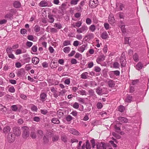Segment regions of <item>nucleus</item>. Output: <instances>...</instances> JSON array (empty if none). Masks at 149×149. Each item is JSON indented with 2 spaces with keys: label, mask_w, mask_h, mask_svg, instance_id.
Returning <instances> with one entry per match:
<instances>
[{
  "label": "nucleus",
  "mask_w": 149,
  "mask_h": 149,
  "mask_svg": "<svg viewBox=\"0 0 149 149\" xmlns=\"http://www.w3.org/2000/svg\"><path fill=\"white\" fill-rule=\"evenodd\" d=\"M11 128L10 126H6L3 129V132L5 134H8L10 132Z\"/></svg>",
  "instance_id": "ddd939ff"
},
{
  "label": "nucleus",
  "mask_w": 149,
  "mask_h": 149,
  "mask_svg": "<svg viewBox=\"0 0 149 149\" xmlns=\"http://www.w3.org/2000/svg\"><path fill=\"white\" fill-rule=\"evenodd\" d=\"M30 136L31 138L33 139H35L36 137V135L35 132H31L30 134Z\"/></svg>",
  "instance_id": "de8ad7c7"
},
{
  "label": "nucleus",
  "mask_w": 149,
  "mask_h": 149,
  "mask_svg": "<svg viewBox=\"0 0 149 149\" xmlns=\"http://www.w3.org/2000/svg\"><path fill=\"white\" fill-rule=\"evenodd\" d=\"M96 92L98 95H102L104 93H103L102 89L98 87L96 89Z\"/></svg>",
  "instance_id": "a211bd4d"
},
{
  "label": "nucleus",
  "mask_w": 149,
  "mask_h": 149,
  "mask_svg": "<svg viewBox=\"0 0 149 149\" xmlns=\"http://www.w3.org/2000/svg\"><path fill=\"white\" fill-rule=\"evenodd\" d=\"M118 120L119 122H120L123 123H126L128 122V120L127 118L122 117H118Z\"/></svg>",
  "instance_id": "f3484780"
},
{
  "label": "nucleus",
  "mask_w": 149,
  "mask_h": 149,
  "mask_svg": "<svg viewBox=\"0 0 149 149\" xmlns=\"http://www.w3.org/2000/svg\"><path fill=\"white\" fill-rule=\"evenodd\" d=\"M112 134L115 138L117 139H120L121 138L120 136L114 132H113L112 133Z\"/></svg>",
  "instance_id": "7c9ffc66"
},
{
  "label": "nucleus",
  "mask_w": 149,
  "mask_h": 149,
  "mask_svg": "<svg viewBox=\"0 0 149 149\" xmlns=\"http://www.w3.org/2000/svg\"><path fill=\"white\" fill-rule=\"evenodd\" d=\"M101 37L103 39H106L108 37V35L106 31L103 32L101 36Z\"/></svg>",
  "instance_id": "412c9836"
},
{
  "label": "nucleus",
  "mask_w": 149,
  "mask_h": 149,
  "mask_svg": "<svg viewBox=\"0 0 149 149\" xmlns=\"http://www.w3.org/2000/svg\"><path fill=\"white\" fill-rule=\"evenodd\" d=\"M13 131L15 134L17 136H19L21 134V132L19 127H14Z\"/></svg>",
  "instance_id": "0eeeda50"
},
{
  "label": "nucleus",
  "mask_w": 149,
  "mask_h": 149,
  "mask_svg": "<svg viewBox=\"0 0 149 149\" xmlns=\"http://www.w3.org/2000/svg\"><path fill=\"white\" fill-rule=\"evenodd\" d=\"M82 24V22L80 21H79L77 22L74 23L72 24V26H73L75 28H76L77 27H80Z\"/></svg>",
  "instance_id": "6ab92c4d"
},
{
  "label": "nucleus",
  "mask_w": 149,
  "mask_h": 149,
  "mask_svg": "<svg viewBox=\"0 0 149 149\" xmlns=\"http://www.w3.org/2000/svg\"><path fill=\"white\" fill-rule=\"evenodd\" d=\"M72 119V117L70 115H68L66 118V120L68 121H70Z\"/></svg>",
  "instance_id": "680f3d73"
},
{
  "label": "nucleus",
  "mask_w": 149,
  "mask_h": 149,
  "mask_svg": "<svg viewBox=\"0 0 149 149\" xmlns=\"http://www.w3.org/2000/svg\"><path fill=\"white\" fill-rule=\"evenodd\" d=\"M6 109V108L3 105L1 104H0V111H1L3 113L5 111Z\"/></svg>",
  "instance_id": "a18cd8bd"
},
{
  "label": "nucleus",
  "mask_w": 149,
  "mask_h": 149,
  "mask_svg": "<svg viewBox=\"0 0 149 149\" xmlns=\"http://www.w3.org/2000/svg\"><path fill=\"white\" fill-rule=\"evenodd\" d=\"M96 26L94 24L91 25L89 28V30L93 32H94L96 30Z\"/></svg>",
  "instance_id": "c756f323"
},
{
  "label": "nucleus",
  "mask_w": 149,
  "mask_h": 149,
  "mask_svg": "<svg viewBox=\"0 0 149 149\" xmlns=\"http://www.w3.org/2000/svg\"><path fill=\"white\" fill-rule=\"evenodd\" d=\"M12 110L15 111H16L17 109V107L16 105H13L11 107Z\"/></svg>",
  "instance_id": "774afa93"
},
{
  "label": "nucleus",
  "mask_w": 149,
  "mask_h": 149,
  "mask_svg": "<svg viewBox=\"0 0 149 149\" xmlns=\"http://www.w3.org/2000/svg\"><path fill=\"white\" fill-rule=\"evenodd\" d=\"M66 92V91L65 90H63L62 91L59 92V95L61 96H63Z\"/></svg>",
  "instance_id": "052dcab7"
},
{
  "label": "nucleus",
  "mask_w": 149,
  "mask_h": 149,
  "mask_svg": "<svg viewBox=\"0 0 149 149\" xmlns=\"http://www.w3.org/2000/svg\"><path fill=\"white\" fill-rule=\"evenodd\" d=\"M105 56L103 55L99 56L97 58L96 61L98 64H100L101 63L105 60Z\"/></svg>",
  "instance_id": "1a4fd4ad"
},
{
  "label": "nucleus",
  "mask_w": 149,
  "mask_h": 149,
  "mask_svg": "<svg viewBox=\"0 0 149 149\" xmlns=\"http://www.w3.org/2000/svg\"><path fill=\"white\" fill-rule=\"evenodd\" d=\"M39 6L41 7H45L46 6H51V5H48L47 3L45 1H42L39 4Z\"/></svg>",
  "instance_id": "4468645a"
},
{
  "label": "nucleus",
  "mask_w": 149,
  "mask_h": 149,
  "mask_svg": "<svg viewBox=\"0 0 149 149\" xmlns=\"http://www.w3.org/2000/svg\"><path fill=\"white\" fill-rule=\"evenodd\" d=\"M32 62L35 64L36 65L39 62V59L36 57H34L32 59Z\"/></svg>",
  "instance_id": "5701e85b"
},
{
  "label": "nucleus",
  "mask_w": 149,
  "mask_h": 149,
  "mask_svg": "<svg viewBox=\"0 0 149 149\" xmlns=\"http://www.w3.org/2000/svg\"><path fill=\"white\" fill-rule=\"evenodd\" d=\"M94 69V70L96 72H100L101 70V68L98 66L95 67Z\"/></svg>",
  "instance_id": "e2e57ef3"
},
{
  "label": "nucleus",
  "mask_w": 149,
  "mask_h": 149,
  "mask_svg": "<svg viewBox=\"0 0 149 149\" xmlns=\"http://www.w3.org/2000/svg\"><path fill=\"white\" fill-rule=\"evenodd\" d=\"M120 28L121 29V31L123 33H124L126 32V29L125 27V25H122L120 26Z\"/></svg>",
  "instance_id": "bf43d9fd"
},
{
  "label": "nucleus",
  "mask_w": 149,
  "mask_h": 149,
  "mask_svg": "<svg viewBox=\"0 0 149 149\" xmlns=\"http://www.w3.org/2000/svg\"><path fill=\"white\" fill-rule=\"evenodd\" d=\"M31 110L34 111H37L38 109L36 106L33 105L31 107Z\"/></svg>",
  "instance_id": "6e6d98bb"
},
{
  "label": "nucleus",
  "mask_w": 149,
  "mask_h": 149,
  "mask_svg": "<svg viewBox=\"0 0 149 149\" xmlns=\"http://www.w3.org/2000/svg\"><path fill=\"white\" fill-rule=\"evenodd\" d=\"M117 7L118 8L120 9H123L124 8V5L121 3H118L116 4Z\"/></svg>",
  "instance_id": "473e14b6"
},
{
  "label": "nucleus",
  "mask_w": 149,
  "mask_h": 149,
  "mask_svg": "<svg viewBox=\"0 0 149 149\" xmlns=\"http://www.w3.org/2000/svg\"><path fill=\"white\" fill-rule=\"evenodd\" d=\"M70 40H65L63 43V45L64 46H66L70 45Z\"/></svg>",
  "instance_id": "a19ab883"
},
{
  "label": "nucleus",
  "mask_w": 149,
  "mask_h": 149,
  "mask_svg": "<svg viewBox=\"0 0 149 149\" xmlns=\"http://www.w3.org/2000/svg\"><path fill=\"white\" fill-rule=\"evenodd\" d=\"M22 136L24 138L26 139L28 138L30 135L29 130L27 126H24L22 127Z\"/></svg>",
  "instance_id": "f257e3e1"
},
{
  "label": "nucleus",
  "mask_w": 149,
  "mask_h": 149,
  "mask_svg": "<svg viewBox=\"0 0 149 149\" xmlns=\"http://www.w3.org/2000/svg\"><path fill=\"white\" fill-rule=\"evenodd\" d=\"M79 107V104L77 102H75L73 105V107L75 109H77Z\"/></svg>",
  "instance_id": "864d4df0"
},
{
  "label": "nucleus",
  "mask_w": 149,
  "mask_h": 149,
  "mask_svg": "<svg viewBox=\"0 0 149 149\" xmlns=\"http://www.w3.org/2000/svg\"><path fill=\"white\" fill-rule=\"evenodd\" d=\"M97 149H106L105 144L102 142L96 143Z\"/></svg>",
  "instance_id": "6e6552de"
},
{
  "label": "nucleus",
  "mask_w": 149,
  "mask_h": 149,
  "mask_svg": "<svg viewBox=\"0 0 149 149\" xmlns=\"http://www.w3.org/2000/svg\"><path fill=\"white\" fill-rule=\"evenodd\" d=\"M94 34L92 33H89L86 35L84 38V39L86 41H89L90 40L94 38Z\"/></svg>",
  "instance_id": "423d86ee"
},
{
  "label": "nucleus",
  "mask_w": 149,
  "mask_h": 149,
  "mask_svg": "<svg viewBox=\"0 0 149 149\" xmlns=\"http://www.w3.org/2000/svg\"><path fill=\"white\" fill-rule=\"evenodd\" d=\"M34 30L35 31L38 32L40 31V27L38 25H36L34 27Z\"/></svg>",
  "instance_id": "79ce46f5"
},
{
  "label": "nucleus",
  "mask_w": 149,
  "mask_h": 149,
  "mask_svg": "<svg viewBox=\"0 0 149 149\" xmlns=\"http://www.w3.org/2000/svg\"><path fill=\"white\" fill-rule=\"evenodd\" d=\"M110 77L113 78V75L115 74L116 76H119L120 74V72L118 70H116L113 71H111L109 73Z\"/></svg>",
  "instance_id": "9d476101"
},
{
  "label": "nucleus",
  "mask_w": 149,
  "mask_h": 149,
  "mask_svg": "<svg viewBox=\"0 0 149 149\" xmlns=\"http://www.w3.org/2000/svg\"><path fill=\"white\" fill-rule=\"evenodd\" d=\"M88 74V73L87 72L83 73L81 75V78L84 79H87Z\"/></svg>",
  "instance_id": "bb28decb"
},
{
  "label": "nucleus",
  "mask_w": 149,
  "mask_h": 149,
  "mask_svg": "<svg viewBox=\"0 0 149 149\" xmlns=\"http://www.w3.org/2000/svg\"><path fill=\"white\" fill-rule=\"evenodd\" d=\"M61 139L64 142L67 141V136L65 135H62L61 136Z\"/></svg>",
  "instance_id": "f704fd0d"
},
{
  "label": "nucleus",
  "mask_w": 149,
  "mask_h": 149,
  "mask_svg": "<svg viewBox=\"0 0 149 149\" xmlns=\"http://www.w3.org/2000/svg\"><path fill=\"white\" fill-rule=\"evenodd\" d=\"M14 6L16 8H19L21 6V4L19 2L16 1L13 3Z\"/></svg>",
  "instance_id": "4be33fe9"
},
{
  "label": "nucleus",
  "mask_w": 149,
  "mask_h": 149,
  "mask_svg": "<svg viewBox=\"0 0 149 149\" xmlns=\"http://www.w3.org/2000/svg\"><path fill=\"white\" fill-rule=\"evenodd\" d=\"M98 0H90L89 2V6L91 8H94L98 5Z\"/></svg>",
  "instance_id": "39448f33"
},
{
  "label": "nucleus",
  "mask_w": 149,
  "mask_h": 149,
  "mask_svg": "<svg viewBox=\"0 0 149 149\" xmlns=\"http://www.w3.org/2000/svg\"><path fill=\"white\" fill-rule=\"evenodd\" d=\"M91 20L90 18H88L86 19V23L88 25H90L91 23Z\"/></svg>",
  "instance_id": "0e129e2a"
},
{
  "label": "nucleus",
  "mask_w": 149,
  "mask_h": 149,
  "mask_svg": "<svg viewBox=\"0 0 149 149\" xmlns=\"http://www.w3.org/2000/svg\"><path fill=\"white\" fill-rule=\"evenodd\" d=\"M8 91L11 93H14L15 91V89L13 86L9 87Z\"/></svg>",
  "instance_id": "09e8293b"
},
{
  "label": "nucleus",
  "mask_w": 149,
  "mask_h": 149,
  "mask_svg": "<svg viewBox=\"0 0 149 149\" xmlns=\"http://www.w3.org/2000/svg\"><path fill=\"white\" fill-rule=\"evenodd\" d=\"M86 149H91V146L88 140H87L86 141Z\"/></svg>",
  "instance_id": "37998d69"
},
{
  "label": "nucleus",
  "mask_w": 149,
  "mask_h": 149,
  "mask_svg": "<svg viewBox=\"0 0 149 149\" xmlns=\"http://www.w3.org/2000/svg\"><path fill=\"white\" fill-rule=\"evenodd\" d=\"M70 50V48L69 47H67L63 49V52L66 53H68Z\"/></svg>",
  "instance_id": "72a5a7b5"
},
{
  "label": "nucleus",
  "mask_w": 149,
  "mask_h": 149,
  "mask_svg": "<svg viewBox=\"0 0 149 149\" xmlns=\"http://www.w3.org/2000/svg\"><path fill=\"white\" fill-rule=\"evenodd\" d=\"M69 131L70 133L75 135H79V133L77 131L73 128H70Z\"/></svg>",
  "instance_id": "2eb2a0df"
},
{
  "label": "nucleus",
  "mask_w": 149,
  "mask_h": 149,
  "mask_svg": "<svg viewBox=\"0 0 149 149\" xmlns=\"http://www.w3.org/2000/svg\"><path fill=\"white\" fill-rule=\"evenodd\" d=\"M26 52V50H24V52H22V51L21 49H17L15 52V54L16 55H18L20 54H22V53H25Z\"/></svg>",
  "instance_id": "cd10ccee"
},
{
  "label": "nucleus",
  "mask_w": 149,
  "mask_h": 149,
  "mask_svg": "<svg viewBox=\"0 0 149 149\" xmlns=\"http://www.w3.org/2000/svg\"><path fill=\"white\" fill-rule=\"evenodd\" d=\"M118 110L122 112L124 110L125 107L123 106L120 105L119 107Z\"/></svg>",
  "instance_id": "49530a36"
},
{
  "label": "nucleus",
  "mask_w": 149,
  "mask_h": 149,
  "mask_svg": "<svg viewBox=\"0 0 149 149\" xmlns=\"http://www.w3.org/2000/svg\"><path fill=\"white\" fill-rule=\"evenodd\" d=\"M97 106L98 109H100L102 107V105L101 103L98 102L97 104Z\"/></svg>",
  "instance_id": "69168bd1"
},
{
  "label": "nucleus",
  "mask_w": 149,
  "mask_h": 149,
  "mask_svg": "<svg viewBox=\"0 0 149 149\" xmlns=\"http://www.w3.org/2000/svg\"><path fill=\"white\" fill-rule=\"evenodd\" d=\"M85 99L84 98H82V97H78L77 98V100L79 102H80L82 104H84L85 102Z\"/></svg>",
  "instance_id": "e433bc0d"
},
{
  "label": "nucleus",
  "mask_w": 149,
  "mask_h": 149,
  "mask_svg": "<svg viewBox=\"0 0 149 149\" xmlns=\"http://www.w3.org/2000/svg\"><path fill=\"white\" fill-rule=\"evenodd\" d=\"M133 58L134 61L137 62L139 61V56L138 54L136 53H135L133 56Z\"/></svg>",
  "instance_id": "b1692460"
},
{
  "label": "nucleus",
  "mask_w": 149,
  "mask_h": 149,
  "mask_svg": "<svg viewBox=\"0 0 149 149\" xmlns=\"http://www.w3.org/2000/svg\"><path fill=\"white\" fill-rule=\"evenodd\" d=\"M57 116L59 117H61L63 115V113L62 110H58L57 112Z\"/></svg>",
  "instance_id": "c85d7f7f"
},
{
  "label": "nucleus",
  "mask_w": 149,
  "mask_h": 149,
  "mask_svg": "<svg viewBox=\"0 0 149 149\" xmlns=\"http://www.w3.org/2000/svg\"><path fill=\"white\" fill-rule=\"evenodd\" d=\"M80 0H71L70 3L71 5H75L77 4Z\"/></svg>",
  "instance_id": "4c0bfd02"
},
{
  "label": "nucleus",
  "mask_w": 149,
  "mask_h": 149,
  "mask_svg": "<svg viewBox=\"0 0 149 149\" xmlns=\"http://www.w3.org/2000/svg\"><path fill=\"white\" fill-rule=\"evenodd\" d=\"M77 92L82 95H86V91L84 90H80Z\"/></svg>",
  "instance_id": "603ef678"
},
{
  "label": "nucleus",
  "mask_w": 149,
  "mask_h": 149,
  "mask_svg": "<svg viewBox=\"0 0 149 149\" xmlns=\"http://www.w3.org/2000/svg\"><path fill=\"white\" fill-rule=\"evenodd\" d=\"M7 141L10 143L13 142L15 140V136L12 132H10L7 136Z\"/></svg>",
  "instance_id": "20e7f679"
},
{
  "label": "nucleus",
  "mask_w": 149,
  "mask_h": 149,
  "mask_svg": "<svg viewBox=\"0 0 149 149\" xmlns=\"http://www.w3.org/2000/svg\"><path fill=\"white\" fill-rule=\"evenodd\" d=\"M6 51L8 54L11 53L13 51L12 48L8 47L6 49Z\"/></svg>",
  "instance_id": "c03bdc74"
},
{
  "label": "nucleus",
  "mask_w": 149,
  "mask_h": 149,
  "mask_svg": "<svg viewBox=\"0 0 149 149\" xmlns=\"http://www.w3.org/2000/svg\"><path fill=\"white\" fill-rule=\"evenodd\" d=\"M13 16L12 14H8L6 15L5 16V18H8L11 19L13 18Z\"/></svg>",
  "instance_id": "ea45409f"
},
{
  "label": "nucleus",
  "mask_w": 149,
  "mask_h": 149,
  "mask_svg": "<svg viewBox=\"0 0 149 149\" xmlns=\"http://www.w3.org/2000/svg\"><path fill=\"white\" fill-rule=\"evenodd\" d=\"M108 84L109 87L111 88L114 87L115 85L114 82L111 80L108 81Z\"/></svg>",
  "instance_id": "393cba45"
},
{
  "label": "nucleus",
  "mask_w": 149,
  "mask_h": 149,
  "mask_svg": "<svg viewBox=\"0 0 149 149\" xmlns=\"http://www.w3.org/2000/svg\"><path fill=\"white\" fill-rule=\"evenodd\" d=\"M86 0L82 1L79 3V7L80 9H83L82 7L84 5Z\"/></svg>",
  "instance_id": "c9c22d12"
},
{
  "label": "nucleus",
  "mask_w": 149,
  "mask_h": 149,
  "mask_svg": "<svg viewBox=\"0 0 149 149\" xmlns=\"http://www.w3.org/2000/svg\"><path fill=\"white\" fill-rule=\"evenodd\" d=\"M31 49L33 52H36L37 50V47L35 45L33 46L31 48Z\"/></svg>",
  "instance_id": "13d9d810"
},
{
  "label": "nucleus",
  "mask_w": 149,
  "mask_h": 149,
  "mask_svg": "<svg viewBox=\"0 0 149 149\" xmlns=\"http://www.w3.org/2000/svg\"><path fill=\"white\" fill-rule=\"evenodd\" d=\"M51 122L55 124H58L60 123V121L57 118H54L51 120Z\"/></svg>",
  "instance_id": "aec40b11"
},
{
  "label": "nucleus",
  "mask_w": 149,
  "mask_h": 149,
  "mask_svg": "<svg viewBox=\"0 0 149 149\" xmlns=\"http://www.w3.org/2000/svg\"><path fill=\"white\" fill-rule=\"evenodd\" d=\"M113 67L115 68H118L119 67V64L117 62H115L113 63Z\"/></svg>",
  "instance_id": "5fc2aeb1"
},
{
  "label": "nucleus",
  "mask_w": 149,
  "mask_h": 149,
  "mask_svg": "<svg viewBox=\"0 0 149 149\" xmlns=\"http://www.w3.org/2000/svg\"><path fill=\"white\" fill-rule=\"evenodd\" d=\"M58 32L57 29L54 28H50V32L53 33H55Z\"/></svg>",
  "instance_id": "8fccbe9b"
},
{
  "label": "nucleus",
  "mask_w": 149,
  "mask_h": 149,
  "mask_svg": "<svg viewBox=\"0 0 149 149\" xmlns=\"http://www.w3.org/2000/svg\"><path fill=\"white\" fill-rule=\"evenodd\" d=\"M43 140L44 142L45 143H47L49 141V139L48 138H47L46 136H44L43 137Z\"/></svg>",
  "instance_id": "338daca9"
},
{
  "label": "nucleus",
  "mask_w": 149,
  "mask_h": 149,
  "mask_svg": "<svg viewBox=\"0 0 149 149\" xmlns=\"http://www.w3.org/2000/svg\"><path fill=\"white\" fill-rule=\"evenodd\" d=\"M54 27L57 28V29H60L62 28V26L61 24L59 23H55L54 26Z\"/></svg>",
  "instance_id": "58836bf2"
},
{
  "label": "nucleus",
  "mask_w": 149,
  "mask_h": 149,
  "mask_svg": "<svg viewBox=\"0 0 149 149\" xmlns=\"http://www.w3.org/2000/svg\"><path fill=\"white\" fill-rule=\"evenodd\" d=\"M49 18V22L50 23H52L54 21V19L53 17V15H49L48 16Z\"/></svg>",
  "instance_id": "a878e982"
},
{
  "label": "nucleus",
  "mask_w": 149,
  "mask_h": 149,
  "mask_svg": "<svg viewBox=\"0 0 149 149\" xmlns=\"http://www.w3.org/2000/svg\"><path fill=\"white\" fill-rule=\"evenodd\" d=\"M125 54L124 52L122 53V55L120 58L121 65L122 67H125L126 65V61L125 59Z\"/></svg>",
  "instance_id": "7ed1b4c3"
},
{
  "label": "nucleus",
  "mask_w": 149,
  "mask_h": 149,
  "mask_svg": "<svg viewBox=\"0 0 149 149\" xmlns=\"http://www.w3.org/2000/svg\"><path fill=\"white\" fill-rule=\"evenodd\" d=\"M88 28L86 25H83L81 27L77 29V32L78 33H86L87 31Z\"/></svg>",
  "instance_id": "f03ea898"
},
{
  "label": "nucleus",
  "mask_w": 149,
  "mask_h": 149,
  "mask_svg": "<svg viewBox=\"0 0 149 149\" xmlns=\"http://www.w3.org/2000/svg\"><path fill=\"white\" fill-rule=\"evenodd\" d=\"M47 97L46 94L44 93H41L40 95V97L42 99H45Z\"/></svg>",
  "instance_id": "3c124183"
},
{
  "label": "nucleus",
  "mask_w": 149,
  "mask_h": 149,
  "mask_svg": "<svg viewBox=\"0 0 149 149\" xmlns=\"http://www.w3.org/2000/svg\"><path fill=\"white\" fill-rule=\"evenodd\" d=\"M87 45H83L80 46L78 49V50L81 52H83L86 49Z\"/></svg>",
  "instance_id": "dca6fc26"
},
{
  "label": "nucleus",
  "mask_w": 149,
  "mask_h": 149,
  "mask_svg": "<svg viewBox=\"0 0 149 149\" xmlns=\"http://www.w3.org/2000/svg\"><path fill=\"white\" fill-rule=\"evenodd\" d=\"M134 67L137 70H140L143 67V65L141 62H139Z\"/></svg>",
  "instance_id": "f8f14e48"
},
{
  "label": "nucleus",
  "mask_w": 149,
  "mask_h": 149,
  "mask_svg": "<svg viewBox=\"0 0 149 149\" xmlns=\"http://www.w3.org/2000/svg\"><path fill=\"white\" fill-rule=\"evenodd\" d=\"M91 142L92 146V147L93 148H94L95 146V139H92L91 140Z\"/></svg>",
  "instance_id": "4d7b16f0"
},
{
  "label": "nucleus",
  "mask_w": 149,
  "mask_h": 149,
  "mask_svg": "<svg viewBox=\"0 0 149 149\" xmlns=\"http://www.w3.org/2000/svg\"><path fill=\"white\" fill-rule=\"evenodd\" d=\"M108 21L111 24H113L115 22V19L113 15L112 14L109 15V17Z\"/></svg>",
  "instance_id": "9b49d317"
},
{
  "label": "nucleus",
  "mask_w": 149,
  "mask_h": 149,
  "mask_svg": "<svg viewBox=\"0 0 149 149\" xmlns=\"http://www.w3.org/2000/svg\"><path fill=\"white\" fill-rule=\"evenodd\" d=\"M132 97L131 95H128L125 99V102H130L132 101Z\"/></svg>",
  "instance_id": "2f4dec72"
}]
</instances>
